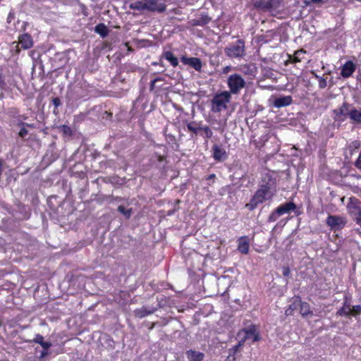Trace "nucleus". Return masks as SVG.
<instances>
[{"mask_svg":"<svg viewBox=\"0 0 361 361\" xmlns=\"http://www.w3.org/2000/svg\"><path fill=\"white\" fill-rule=\"evenodd\" d=\"M18 126H23L18 133V135L20 137L24 138L28 134V130L25 128V126H30V125L26 123L20 122L18 123Z\"/></svg>","mask_w":361,"mask_h":361,"instance_id":"33","label":"nucleus"},{"mask_svg":"<svg viewBox=\"0 0 361 361\" xmlns=\"http://www.w3.org/2000/svg\"><path fill=\"white\" fill-rule=\"evenodd\" d=\"M163 56L170 62L171 66L173 67H176L178 65V59L173 55V54L171 51H165L163 54Z\"/></svg>","mask_w":361,"mask_h":361,"instance_id":"26","label":"nucleus"},{"mask_svg":"<svg viewBox=\"0 0 361 361\" xmlns=\"http://www.w3.org/2000/svg\"><path fill=\"white\" fill-rule=\"evenodd\" d=\"M276 176L274 172H267L262 175L259 186L269 190L273 193L276 192Z\"/></svg>","mask_w":361,"mask_h":361,"instance_id":"4","label":"nucleus"},{"mask_svg":"<svg viewBox=\"0 0 361 361\" xmlns=\"http://www.w3.org/2000/svg\"><path fill=\"white\" fill-rule=\"evenodd\" d=\"M349 118L356 123H361V111L353 108L348 112Z\"/></svg>","mask_w":361,"mask_h":361,"instance_id":"24","label":"nucleus"},{"mask_svg":"<svg viewBox=\"0 0 361 361\" xmlns=\"http://www.w3.org/2000/svg\"><path fill=\"white\" fill-rule=\"evenodd\" d=\"M226 55L230 58H242L245 55V44L242 40H237L230 44L225 49Z\"/></svg>","mask_w":361,"mask_h":361,"instance_id":"3","label":"nucleus"},{"mask_svg":"<svg viewBox=\"0 0 361 361\" xmlns=\"http://www.w3.org/2000/svg\"><path fill=\"white\" fill-rule=\"evenodd\" d=\"M227 84L230 90V94H238L245 86V81L241 75L235 73L231 75L227 80Z\"/></svg>","mask_w":361,"mask_h":361,"instance_id":"5","label":"nucleus"},{"mask_svg":"<svg viewBox=\"0 0 361 361\" xmlns=\"http://www.w3.org/2000/svg\"><path fill=\"white\" fill-rule=\"evenodd\" d=\"M129 8L132 10H136L140 12L146 11V1L145 0L136 1L129 5Z\"/></svg>","mask_w":361,"mask_h":361,"instance_id":"21","label":"nucleus"},{"mask_svg":"<svg viewBox=\"0 0 361 361\" xmlns=\"http://www.w3.org/2000/svg\"><path fill=\"white\" fill-rule=\"evenodd\" d=\"M253 6L264 11H273L282 6V0H254Z\"/></svg>","mask_w":361,"mask_h":361,"instance_id":"7","label":"nucleus"},{"mask_svg":"<svg viewBox=\"0 0 361 361\" xmlns=\"http://www.w3.org/2000/svg\"><path fill=\"white\" fill-rule=\"evenodd\" d=\"M293 102L291 96H282L276 98L274 101L273 105L276 108H281L290 105Z\"/></svg>","mask_w":361,"mask_h":361,"instance_id":"17","label":"nucleus"},{"mask_svg":"<svg viewBox=\"0 0 361 361\" xmlns=\"http://www.w3.org/2000/svg\"><path fill=\"white\" fill-rule=\"evenodd\" d=\"M352 307L350 305L348 298L345 297L343 307L338 310L336 315L340 317H349L352 316Z\"/></svg>","mask_w":361,"mask_h":361,"instance_id":"14","label":"nucleus"},{"mask_svg":"<svg viewBox=\"0 0 361 361\" xmlns=\"http://www.w3.org/2000/svg\"><path fill=\"white\" fill-rule=\"evenodd\" d=\"M230 100L231 94L227 91L216 94L212 99V111L214 113H220L225 110Z\"/></svg>","mask_w":361,"mask_h":361,"instance_id":"2","label":"nucleus"},{"mask_svg":"<svg viewBox=\"0 0 361 361\" xmlns=\"http://www.w3.org/2000/svg\"><path fill=\"white\" fill-rule=\"evenodd\" d=\"M180 61L183 63L185 65H189L192 67L197 71H201L202 63L200 59L196 57H186L183 56L180 58Z\"/></svg>","mask_w":361,"mask_h":361,"instance_id":"11","label":"nucleus"},{"mask_svg":"<svg viewBox=\"0 0 361 361\" xmlns=\"http://www.w3.org/2000/svg\"><path fill=\"white\" fill-rule=\"evenodd\" d=\"M202 127V126H201V123H198L197 121H191L187 124L188 130L196 135L200 130H201Z\"/></svg>","mask_w":361,"mask_h":361,"instance_id":"27","label":"nucleus"},{"mask_svg":"<svg viewBox=\"0 0 361 361\" xmlns=\"http://www.w3.org/2000/svg\"><path fill=\"white\" fill-rule=\"evenodd\" d=\"M109 197L112 199V200H118V201L121 200V198L118 197H116V198H113L111 196H109Z\"/></svg>","mask_w":361,"mask_h":361,"instance_id":"47","label":"nucleus"},{"mask_svg":"<svg viewBox=\"0 0 361 361\" xmlns=\"http://www.w3.org/2000/svg\"><path fill=\"white\" fill-rule=\"evenodd\" d=\"M326 222V224L334 230L341 229L345 225V221L343 218L334 215H329Z\"/></svg>","mask_w":361,"mask_h":361,"instance_id":"9","label":"nucleus"},{"mask_svg":"<svg viewBox=\"0 0 361 361\" xmlns=\"http://www.w3.org/2000/svg\"><path fill=\"white\" fill-rule=\"evenodd\" d=\"M47 353H45V352H42V356H44V355H47Z\"/></svg>","mask_w":361,"mask_h":361,"instance_id":"49","label":"nucleus"},{"mask_svg":"<svg viewBox=\"0 0 361 361\" xmlns=\"http://www.w3.org/2000/svg\"><path fill=\"white\" fill-rule=\"evenodd\" d=\"M34 341L39 343L44 350H47L51 346V343L50 342L44 341V337L39 334L36 336Z\"/></svg>","mask_w":361,"mask_h":361,"instance_id":"28","label":"nucleus"},{"mask_svg":"<svg viewBox=\"0 0 361 361\" xmlns=\"http://www.w3.org/2000/svg\"><path fill=\"white\" fill-rule=\"evenodd\" d=\"M350 104L344 102L339 108L334 111L336 116H348Z\"/></svg>","mask_w":361,"mask_h":361,"instance_id":"23","label":"nucleus"},{"mask_svg":"<svg viewBox=\"0 0 361 361\" xmlns=\"http://www.w3.org/2000/svg\"><path fill=\"white\" fill-rule=\"evenodd\" d=\"M186 354L189 361H202L204 357V353L192 350H188Z\"/></svg>","mask_w":361,"mask_h":361,"instance_id":"19","label":"nucleus"},{"mask_svg":"<svg viewBox=\"0 0 361 361\" xmlns=\"http://www.w3.org/2000/svg\"><path fill=\"white\" fill-rule=\"evenodd\" d=\"M295 207V204L293 202H290L280 205L276 209L277 210V213L281 216L284 214L289 213L290 211H293Z\"/></svg>","mask_w":361,"mask_h":361,"instance_id":"18","label":"nucleus"},{"mask_svg":"<svg viewBox=\"0 0 361 361\" xmlns=\"http://www.w3.org/2000/svg\"><path fill=\"white\" fill-rule=\"evenodd\" d=\"M238 338L240 341H243V343L246 341H250L254 343L260 340L259 332L255 326H250L245 329H242L238 334Z\"/></svg>","mask_w":361,"mask_h":361,"instance_id":"6","label":"nucleus"},{"mask_svg":"<svg viewBox=\"0 0 361 361\" xmlns=\"http://www.w3.org/2000/svg\"><path fill=\"white\" fill-rule=\"evenodd\" d=\"M298 308V297L296 298L294 301L289 305L288 308L286 309L285 314L287 316L293 315L295 310Z\"/></svg>","mask_w":361,"mask_h":361,"instance_id":"30","label":"nucleus"},{"mask_svg":"<svg viewBox=\"0 0 361 361\" xmlns=\"http://www.w3.org/2000/svg\"><path fill=\"white\" fill-rule=\"evenodd\" d=\"M231 70V66H226L224 68L223 73H226Z\"/></svg>","mask_w":361,"mask_h":361,"instance_id":"46","label":"nucleus"},{"mask_svg":"<svg viewBox=\"0 0 361 361\" xmlns=\"http://www.w3.org/2000/svg\"><path fill=\"white\" fill-rule=\"evenodd\" d=\"M145 1L147 11L163 13L166 11V6L158 0H145Z\"/></svg>","mask_w":361,"mask_h":361,"instance_id":"10","label":"nucleus"},{"mask_svg":"<svg viewBox=\"0 0 361 361\" xmlns=\"http://www.w3.org/2000/svg\"><path fill=\"white\" fill-rule=\"evenodd\" d=\"M118 211L123 214L126 218L129 219L132 214L133 209L130 208L129 209H126V208L123 205H120L118 207Z\"/></svg>","mask_w":361,"mask_h":361,"instance_id":"34","label":"nucleus"},{"mask_svg":"<svg viewBox=\"0 0 361 361\" xmlns=\"http://www.w3.org/2000/svg\"><path fill=\"white\" fill-rule=\"evenodd\" d=\"M275 195L274 193L259 186L250 202L245 204V207L250 211L254 210L259 204L267 200H270Z\"/></svg>","mask_w":361,"mask_h":361,"instance_id":"1","label":"nucleus"},{"mask_svg":"<svg viewBox=\"0 0 361 361\" xmlns=\"http://www.w3.org/2000/svg\"><path fill=\"white\" fill-rule=\"evenodd\" d=\"M216 178V175L214 173L210 174L209 176H207V180H214Z\"/></svg>","mask_w":361,"mask_h":361,"instance_id":"45","label":"nucleus"},{"mask_svg":"<svg viewBox=\"0 0 361 361\" xmlns=\"http://www.w3.org/2000/svg\"><path fill=\"white\" fill-rule=\"evenodd\" d=\"M238 250L244 255H247L250 250V240L247 235L241 236L238 240Z\"/></svg>","mask_w":361,"mask_h":361,"instance_id":"12","label":"nucleus"},{"mask_svg":"<svg viewBox=\"0 0 361 361\" xmlns=\"http://www.w3.org/2000/svg\"><path fill=\"white\" fill-rule=\"evenodd\" d=\"M326 1L327 0H304V4L306 6H310L312 4L320 6Z\"/></svg>","mask_w":361,"mask_h":361,"instance_id":"32","label":"nucleus"},{"mask_svg":"<svg viewBox=\"0 0 361 361\" xmlns=\"http://www.w3.org/2000/svg\"><path fill=\"white\" fill-rule=\"evenodd\" d=\"M290 274V269L287 267L283 268V274L284 276H288Z\"/></svg>","mask_w":361,"mask_h":361,"instance_id":"43","label":"nucleus"},{"mask_svg":"<svg viewBox=\"0 0 361 361\" xmlns=\"http://www.w3.org/2000/svg\"><path fill=\"white\" fill-rule=\"evenodd\" d=\"M152 64H153L154 66H156V65H157V64H159V63H157V62H154ZM159 64H160L161 66H164L161 63H159Z\"/></svg>","mask_w":361,"mask_h":361,"instance_id":"48","label":"nucleus"},{"mask_svg":"<svg viewBox=\"0 0 361 361\" xmlns=\"http://www.w3.org/2000/svg\"><path fill=\"white\" fill-rule=\"evenodd\" d=\"M352 316H357L361 314V305H355L352 307Z\"/></svg>","mask_w":361,"mask_h":361,"instance_id":"39","label":"nucleus"},{"mask_svg":"<svg viewBox=\"0 0 361 361\" xmlns=\"http://www.w3.org/2000/svg\"><path fill=\"white\" fill-rule=\"evenodd\" d=\"M298 307H300V313L305 317L311 314L310 305L307 302H302L298 298Z\"/></svg>","mask_w":361,"mask_h":361,"instance_id":"25","label":"nucleus"},{"mask_svg":"<svg viewBox=\"0 0 361 361\" xmlns=\"http://www.w3.org/2000/svg\"><path fill=\"white\" fill-rule=\"evenodd\" d=\"M281 215L277 213V210L274 211L269 216L268 221L270 222L276 221Z\"/></svg>","mask_w":361,"mask_h":361,"instance_id":"38","label":"nucleus"},{"mask_svg":"<svg viewBox=\"0 0 361 361\" xmlns=\"http://www.w3.org/2000/svg\"><path fill=\"white\" fill-rule=\"evenodd\" d=\"M352 144L355 149H357L360 147V142L357 140L353 141Z\"/></svg>","mask_w":361,"mask_h":361,"instance_id":"44","label":"nucleus"},{"mask_svg":"<svg viewBox=\"0 0 361 361\" xmlns=\"http://www.w3.org/2000/svg\"><path fill=\"white\" fill-rule=\"evenodd\" d=\"M347 208L356 223L361 226V202L357 198L351 197Z\"/></svg>","mask_w":361,"mask_h":361,"instance_id":"8","label":"nucleus"},{"mask_svg":"<svg viewBox=\"0 0 361 361\" xmlns=\"http://www.w3.org/2000/svg\"><path fill=\"white\" fill-rule=\"evenodd\" d=\"M52 104L53 105L57 108L59 106L61 105V100L58 97H55L52 99Z\"/></svg>","mask_w":361,"mask_h":361,"instance_id":"41","label":"nucleus"},{"mask_svg":"<svg viewBox=\"0 0 361 361\" xmlns=\"http://www.w3.org/2000/svg\"><path fill=\"white\" fill-rule=\"evenodd\" d=\"M201 130L204 132L206 138H211L213 135L212 130L207 126H202Z\"/></svg>","mask_w":361,"mask_h":361,"instance_id":"37","label":"nucleus"},{"mask_svg":"<svg viewBox=\"0 0 361 361\" xmlns=\"http://www.w3.org/2000/svg\"><path fill=\"white\" fill-rule=\"evenodd\" d=\"M243 345V341H240V340L239 339L238 343L237 345H234L232 348H231V349L229 350V351H230V355H233L234 354H235V353L238 351L239 348H240Z\"/></svg>","mask_w":361,"mask_h":361,"instance_id":"36","label":"nucleus"},{"mask_svg":"<svg viewBox=\"0 0 361 361\" xmlns=\"http://www.w3.org/2000/svg\"><path fill=\"white\" fill-rule=\"evenodd\" d=\"M94 31L100 35L101 37H105L108 35V29L103 23L98 24L95 28Z\"/></svg>","mask_w":361,"mask_h":361,"instance_id":"29","label":"nucleus"},{"mask_svg":"<svg viewBox=\"0 0 361 361\" xmlns=\"http://www.w3.org/2000/svg\"><path fill=\"white\" fill-rule=\"evenodd\" d=\"M312 74L314 75V77L316 79H317L318 82H319V87L320 89H324L327 86V82L325 78L317 75L314 71H312Z\"/></svg>","mask_w":361,"mask_h":361,"instance_id":"31","label":"nucleus"},{"mask_svg":"<svg viewBox=\"0 0 361 361\" xmlns=\"http://www.w3.org/2000/svg\"><path fill=\"white\" fill-rule=\"evenodd\" d=\"M160 80H161V78H155V79H154L153 80L151 81V82H150V90L151 91L154 90L155 85H156V82H158V81H160Z\"/></svg>","mask_w":361,"mask_h":361,"instance_id":"40","label":"nucleus"},{"mask_svg":"<svg viewBox=\"0 0 361 361\" xmlns=\"http://www.w3.org/2000/svg\"><path fill=\"white\" fill-rule=\"evenodd\" d=\"M305 53L302 49L298 50L294 53L293 56L292 57V63H298L301 61L300 56L302 54Z\"/></svg>","mask_w":361,"mask_h":361,"instance_id":"35","label":"nucleus"},{"mask_svg":"<svg viewBox=\"0 0 361 361\" xmlns=\"http://www.w3.org/2000/svg\"><path fill=\"white\" fill-rule=\"evenodd\" d=\"M155 308L147 309L145 307H142L140 309L135 310V315L139 318H143L147 315L152 314L155 312Z\"/></svg>","mask_w":361,"mask_h":361,"instance_id":"20","label":"nucleus"},{"mask_svg":"<svg viewBox=\"0 0 361 361\" xmlns=\"http://www.w3.org/2000/svg\"><path fill=\"white\" fill-rule=\"evenodd\" d=\"M18 44L23 49L31 48L33 45L32 37L27 33L20 35L18 38Z\"/></svg>","mask_w":361,"mask_h":361,"instance_id":"13","label":"nucleus"},{"mask_svg":"<svg viewBox=\"0 0 361 361\" xmlns=\"http://www.w3.org/2000/svg\"><path fill=\"white\" fill-rule=\"evenodd\" d=\"M212 152L213 157L216 161H222L226 160L227 158V154L226 151L217 145H214L212 147Z\"/></svg>","mask_w":361,"mask_h":361,"instance_id":"15","label":"nucleus"},{"mask_svg":"<svg viewBox=\"0 0 361 361\" xmlns=\"http://www.w3.org/2000/svg\"><path fill=\"white\" fill-rule=\"evenodd\" d=\"M355 71V66L351 61H348L342 66L341 75L345 78L350 77Z\"/></svg>","mask_w":361,"mask_h":361,"instance_id":"16","label":"nucleus"},{"mask_svg":"<svg viewBox=\"0 0 361 361\" xmlns=\"http://www.w3.org/2000/svg\"><path fill=\"white\" fill-rule=\"evenodd\" d=\"M355 166L361 170V159H357L355 163Z\"/></svg>","mask_w":361,"mask_h":361,"instance_id":"42","label":"nucleus"},{"mask_svg":"<svg viewBox=\"0 0 361 361\" xmlns=\"http://www.w3.org/2000/svg\"><path fill=\"white\" fill-rule=\"evenodd\" d=\"M211 21V18L207 15L202 13L200 16L193 20L194 25L204 26Z\"/></svg>","mask_w":361,"mask_h":361,"instance_id":"22","label":"nucleus"}]
</instances>
